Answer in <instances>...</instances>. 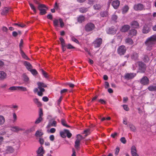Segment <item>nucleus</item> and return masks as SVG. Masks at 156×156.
<instances>
[{
	"label": "nucleus",
	"instance_id": "43",
	"mask_svg": "<svg viewBox=\"0 0 156 156\" xmlns=\"http://www.w3.org/2000/svg\"><path fill=\"white\" fill-rule=\"evenodd\" d=\"M29 4L31 9L34 11L35 13H36V9L34 5L30 2L29 3Z\"/></svg>",
	"mask_w": 156,
	"mask_h": 156
},
{
	"label": "nucleus",
	"instance_id": "56",
	"mask_svg": "<svg viewBox=\"0 0 156 156\" xmlns=\"http://www.w3.org/2000/svg\"><path fill=\"white\" fill-rule=\"evenodd\" d=\"M71 40L73 41L76 42L77 44L79 43L78 41L76 38L73 36L71 37Z\"/></svg>",
	"mask_w": 156,
	"mask_h": 156
},
{
	"label": "nucleus",
	"instance_id": "34",
	"mask_svg": "<svg viewBox=\"0 0 156 156\" xmlns=\"http://www.w3.org/2000/svg\"><path fill=\"white\" fill-rule=\"evenodd\" d=\"M43 134L41 130H37L35 134V136L36 137H40Z\"/></svg>",
	"mask_w": 156,
	"mask_h": 156
},
{
	"label": "nucleus",
	"instance_id": "29",
	"mask_svg": "<svg viewBox=\"0 0 156 156\" xmlns=\"http://www.w3.org/2000/svg\"><path fill=\"white\" fill-rule=\"evenodd\" d=\"M59 40L61 42V47H66V44L65 41L62 37H60L59 38Z\"/></svg>",
	"mask_w": 156,
	"mask_h": 156
},
{
	"label": "nucleus",
	"instance_id": "40",
	"mask_svg": "<svg viewBox=\"0 0 156 156\" xmlns=\"http://www.w3.org/2000/svg\"><path fill=\"white\" fill-rule=\"evenodd\" d=\"M23 80L25 82H28L29 80V79L28 76L25 74L23 75Z\"/></svg>",
	"mask_w": 156,
	"mask_h": 156
},
{
	"label": "nucleus",
	"instance_id": "13",
	"mask_svg": "<svg viewBox=\"0 0 156 156\" xmlns=\"http://www.w3.org/2000/svg\"><path fill=\"white\" fill-rule=\"evenodd\" d=\"M137 33V30L135 29H132L129 30L128 36L130 37H133L136 36Z\"/></svg>",
	"mask_w": 156,
	"mask_h": 156
},
{
	"label": "nucleus",
	"instance_id": "46",
	"mask_svg": "<svg viewBox=\"0 0 156 156\" xmlns=\"http://www.w3.org/2000/svg\"><path fill=\"white\" fill-rule=\"evenodd\" d=\"M42 120V117H39L35 122V124H38L40 123Z\"/></svg>",
	"mask_w": 156,
	"mask_h": 156
},
{
	"label": "nucleus",
	"instance_id": "5",
	"mask_svg": "<svg viewBox=\"0 0 156 156\" xmlns=\"http://www.w3.org/2000/svg\"><path fill=\"white\" fill-rule=\"evenodd\" d=\"M94 24L91 22L87 23L85 26V29L86 31L89 32L93 31L95 28Z\"/></svg>",
	"mask_w": 156,
	"mask_h": 156
},
{
	"label": "nucleus",
	"instance_id": "21",
	"mask_svg": "<svg viewBox=\"0 0 156 156\" xmlns=\"http://www.w3.org/2000/svg\"><path fill=\"white\" fill-rule=\"evenodd\" d=\"M24 65L26 67V68L29 71H30L32 68V66L31 64L29 62L27 61H25L24 63Z\"/></svg>",
	"mask_w": 156,
	"mask_h": 156
},
{
	"label": "nucleus",
	"instance_id": "22",
	"mask_svg": "<svg viewBox=\"0 0 156 156\" xmlns=\"http://www.w3.org/2000/svg\"><path fill=\"white\" fill-rule=\"evenodd\" d=\"M57 122L55 121H51L49 122L47 127H49L51 126L56 127V126Z\"/></svg>",
	"mask_w": 156,
	"mask_h": 156
},
{
	"label": "nucleus",
	"instance_id": "3",
	"mask_svg": "<svg viewBox=\"0 0 156 156\" xmlns=\"http://www.w3.org/2000/svg\"><path fill=\"white\" fill-rule=\"evenodd\" d=\"M137 65L138 66V69L140 72V73H144L146 68V65L142 62H137L135 65H133V70L136 69Z\"/></svg>",
	"mask_w": 156,
	"mask_h": 156
},
{
	"label": "nucleus",
	"instance_id": "4",
	"mask_svg": "<svg viewBox=\"0 0 156 156\" xmlns=\"http://www.w3.org/2000/svg\"><path fill=\"white\" fill-rule=\"evenodd\" d=\"M38 9L40 11V14L41 15L45 14L48 8L44 4H39L38 7Z\"/></svg>",
	"mask_w": 156,
	"mask_h": 156
},
{
	"label": "nucleus",
	"instance_id": "25",
	"mask_svg": "<svg viewBox=\"0 0 156 156\" xmlns=\"http://www.w3.org/2000/svg\"><path fill=\"white\" fill-rule=\"evenodd\" d=\"M37 153L38 155L40 154H44V151L42 147H39L37 151Z\"/></svg>",
	"mask_w": 156,
	"mask_h": 156
},
{
	"label": "nucleus",
	"instance_id": "31",
	"mask_svg": "<svg viewBox=\"0 0 156 156\" xmlns=\"http://www.w3.org/2000/svg\"><path fill=\"white\" fill-rule=\"evenodd\" d=\"M100 15L101 17H106L108 15V12L107 11L102 12L100 13Z\"/></svg>",
	"mask_w": 156,
	"mask_h": 156
},
{
	"label": "nucleus",
	"instance_id": "57",
	"mask_svg": "<svg viewBox=\"0 0 156 156\" xmlns=\"http://www.w3.org/2000/svg\"><path fill=\"white\" fill-rule=\"evenodd\" d=\"M119 148L118 147H117L116 148L115 151V154L117 155L119 153Z\"/></svg>",
	"mask_w": 156,
	"mask_h": 156
},
{
	"label": "nucleus",
	"instance_id": "2",
	"mask_svg": "<svg viewBox=\"0 0 156 156\" xmlns=\"http://www.w3.org/2000/svg\"><path fill=\"white\" fill-rule=\"evenodd\" d=\"M37 85L40 91H38V89L37 88H35L34 90V91L35 93L37 92L38 95L40 96H42L43 95L42 92L45 91V89L44 88L46 87L47 86L46 84L41 82L37 83Z\"/></svg>",
	"mask_w": 156,
	"mask_h": 156
},
{
	"label": "nucleus",
	"instance_id": "15",
	"mask_svg": "<svg viewBox=\"0 0 156 156\" xmlns=\"http://www.w3.org/2000/svg\"><path fill=\"white\" fill-rule=\"evenodd\" d=\"M130 25L134 28H139V24L138 22L136 21H133L130 23Z\"/></svg>",
	"mask_w": 156,
	"mask_h": 156
},
{
	"label": "nucleus",
	"instance_id": "20",
	"mask_svg": "<svg viewBox=\"0 0 156 156\" xmlns=\"http://www.w3.org/2000/svg\"><path fill=\"white\" fill-rule=\"evenodd\" d=\"M150 28L147 25H144L142 29V32L144 34H147L150 31Z\"/></svg>",
	"mask_w": 156,
	"mask_h": 156
},
{
	"label": "nucleus",
	"instance_id": "24",
	"mask_svg": "<svg viewBox=\"0 0 156 156\" xmlns=\"http://www.w3.org/2000/svg\"><path fill=\"white\" fill-rule=\"evenodd\" d=\"M85 17L83 15H80L77 17V22L79 23H81L83 22L84 21Z\"/></svg>",
	"mask_w": 156,
	"mask_h": 156
},
{
	"label": "nucleus",
	"instance_id": "54",
	"mask_svg": "<svg viewBox=\"0 0 156 156\" xmlns=\"http://www.w3.org/2000/svg\"><path fill=\"white\" fill-rule=\"evenodd\" d=\"M41 72L42 74L45 78L48 77V74L43 69L41 70Z\"/></svg>",
	"mask_w": 156,
	"mask_h": 156
},
{
	"label": "nucleus",
	"instance_id": "64",
	"mask_svg": "<svg viewBox=\"0 0 156 156\" xmlns=\"http://www.w3.org/2000/svg\"><path fill=\"white\" fill-rule=\"evenodd\" d=\"M56 131V129L55 128H51L50 130V132L51 133H54Z\"/></svg>",
	"mask_w": 156,
	"mask_h": 156
},
{
	"label": "nucleus",
	"instance_id": "9",
	"mask_svg": "<svg viewBox=\"0 0 156 156\" xmlns=\"http://www.w3.org/2000/svg\"><path fill=\"white\" fill-rule=\"evenodd\" d=\"M14 151V148L8 145L5 146L4 151L6 154L12 153Z\"/></svg>",
	"mask_w": 156,
	"mask_h": 156
},
{
	"label": "nucleus",
	"instance_id": "8",
	"mask_svg": "<svg viewBox=\"0 0 156 156\" xmlns=\"http://www.w3.org/2000/svg\"><path fill=\"white\" fill-rule=\"evenodd\" d=\"M102 40L101 38H97L93 42V44L95 48L99 47L102 43Z\"/></svg>",
	"mask_w": 156,
	"mask_h": 156
},
{
	"label": "nucleus",
	"instance_id": "28",
	"mask_svg": "<svg viewBox=\"0 0 156 156\" xmlns=\"http://www.w3.org/2000/svg\"><path fill=\"white\" fill-rule=\"evenodd\" d=\"M125 41L126 43L128 44H129L132 45L133 43V42L132 39L129 37L126 38L125 39Z\"/></svg>",
	"mask_w": 156,
	"mask_h": 156
},
{
	"label": "nucleus",
	"instance_id": "32",
	"mask_svg": "<svg viewBox=\"0 0 156 156\" xmlns=\"http://www.w3.org/2000/svg\"><path fill=\"white\" fill-rule=\"evenodd\" d=\"M20 53L23 58L26 59H28V58L26 55L25 54L23 51L22 50V49H20Z\"/></svg>",
	"mask_w": 156,
	"mask_h": 156
},
{
	"label": "nucleus",
	"instance_id": "39",
	"mask_svg": "<svg viewBox=\"0 0 156 156\" xmlns=\"http://www.w3.org/2000/svg\"><path fill=\"white\" fill-rule=\"evenodd\" d=\"M129 127L131 131L134 132L136 130V128L132 124H130L129 125Z\"/></svg>",
	"mask_w": 156,
	"mask_h": 156
},
{
	"label": "nucleus",
	"instance_id": "55",
	"mask_svg": "<svg viewBox=\"0 0 156 156\" xmlns=\"http://www.w3.org/2000/svg\"><path fill=\"white\" fill-rule=\"evenodd\" d=\"M68 49H72L75 48V47L73 46L71 44H69L66 45V47Z\"/></svg>",
	"mask_w": 156,
	"mask_h": 156
},
{
	"label": "nucleus",
	"instance_id": "18",
	"mask_svg": "<svg viewBox=\"0 0 156 156\" xmlns=\"http://www.w3.org/2000/svg\"><path fill=\"white\" fill-rule=\"evenodd\" d=\"M11 130L14 132H17L23 130V129L18 126H14L11 127Z\"/></svg>",
	"mask_w": 156,
	"mask_h": 156
},
{
	"label": "nucleus",
	"instance_id": "60",
	"mask_svg": "<svg viewBox=\"0 0 156 156\" xmlns=\"http://www.w3.org/2000/svg\"><path fill=\"white\" fill-rule=\"evenodd\" d=\"M68 90L66 89H64L61 90L60 91V93L61 94L65 93L67 92Z\"/></svg>",
	"mask_w": 156,
	"mask_h": 156
},
{
	"label": "nucleus",
	"instance_id": "6",
	"mask_svg": "<svg viewBox=\"0 0 156 156\" xmlns=\"http://www.w3.org/2000/svg\"><path fill=\"white\" fill-rule=\"evenodd\" d=\"M76 138V139L75 142V147L76 149H78L79 148L80 142L83 137L81 135L78 134L77 135Z\"/></svg>",
	"mask_w": 156,
	"mask_h": 156
},
{
	"label": "nucleus",
	"instance_id": "48",
	"mask_svg": "<svg viewBox=\"0 0 156 156\" xmlns=\"http://www.w3.org/2000/svg\"><path fill=\"white\" fill-rule=\"evenodd\" d=\"M8 11L9 9L7 8H5L3 10L2 12V14L3 15H5L8 12Z\"/></svg>",
	"mask_w": 156,
	"mask_h": 156
},
{
	"label": "nucleus",
	"instance_id": "7",
	"mask_svg": "<svg viewBox=\"0 0 156 156\" xmlns=\"http://www.w3.org/2000/svg\"><path fill=\"white\" fill-rule=\"evenodd\" d=\"M126 49L124 45H121L118 48L117 51L118 53L120 55H124L126 52Z\"/></svg>",
	"mask_w": 156,
	"mask_h": 156
},
{
	"label": "nucleus",
	"instance_id": "44",
	"mask_svg": "<svg viewBox=\"0 0 156 156\" xmlns=\"http://www.w3.org/2000/svg\"><path fill=\"white\" fill-rule=\"evenodd\" d=\"M95 10H99L101 8V6L99 4H96L93 6Z\"/></svg>",
	"mask_w": 156,
	"mask_h": 156
},
{
	"label": "nucleus",
	"instance_id": "53",
	"mask_svg": "<svg viewBox=\"0 0 156 156\" xmlns=\"http://www.w3.org/2000/svg\"><path fill=\"white\" fill-rule=\"evenodd\" d=\"M59 21L60 23V26L62 28L63 27H64V24L62 19L61 18L59 19Z\"/></svg>",
	"mask_w": 156,
	"mask_h": 156
},
{
	"label": "nucleus",
	"instance_id": "61",
	"mask_svg": "<svg viewBox=\"0 0 156 156\" xmlns=\"http://www.w3.org/2000/svg\"><path fill=\"white\" fill-rule=\"evenodd\" d=\"M123 108L126 111H128L129 110V108L128 107V106L126 105H123Z\"/></svg>",
	"mask_w": 156,
	"mask_h": 156
},
{
	"label": "nucleus",
	"instance_id": "49",
	"mask_svg": "<svg viewBox=\"0 0 156 156\" xmlns=\"http://www.w3.org/2000/svg\"><path fill=\"white\" fill-rule=\"evenodd\" d=\"M18 89V86H12L10 87L9 90L11 91L15 90Z\"/></svg>",
	"mask_w": 156,
	"mask_h": 156
},
{
	"label": "nucleus",
	"instance_id": "16",
	"mask_svg": "<svg viewBox=\"0 0 156 156\" xmlns=\"http://www.w3.org/2000/svg\"><path fill=\"white\" fill-rule=\"evenodd\" d=\"M120 3V1L118 0H116L112 2V5L115 9H116L119 6Z\"/></svg>",
	"mask_w": 156,
	"mask_h": 156
},
{
	"label": "nucleus",
	"instance_id": "50",
	"mask_svg": "<svg viewBox=\"0 0 156 156\" xmlns=\"http://www.w3.org/2000/svg\"><path fill=\"white\" fill-rule=\"evenodd\" d=\"M121 142L123 144H125L126 142V140L124 137H121L120 139Z\"/></svg>",
	"mask_w": 156,
	"mask_h": 156
},
{
	"label": "nucleus",
	"instance_id": "38",
	"mask_svg": "<svg viewBox=\"0 0 156 156\" xmlns=\"http://www.w3.org/2000/svg\"><path fill=\"white\" fill-rule=\"evenodd\" d=\"M18 90L22 91H26L27 90L26 87L23 86H18Z\"/></svg>",
	"mask_w": 156,
	"mask_h": 156
},
{
	"label": "nucleus",
	"instance_id": "37",
	"mask_svg": "<svg viewBox=\"0 0 156 156\" xmlns=\"http://www.w3.org/2000/svg\"><path fill=\"white\" fill-rule=\"evenodd\" d=\"M61 122L62 125L66 127L69 128L70 126L67 125L66 123V121L63 119H62L61 120Z\"/></svg>",
	"mask_w": 156,
	"mask_h": 156
},
{
	"label": "nucleus",
	"instance_id": "26",
	"mask_svg": "<svg viewBox=\"0 0 156 156\" xmlns=\"http://www.w3.org/2000/svg\"><path fill=\"white\" fill-rule=\"evenodd\" d=\"M131 153L132 155L137 153V150L135 146H133L131 147Z\"/></svg>",
	"mask_w": 156,
	"mask_h": 156
},
{
	"label": "nucleus",
	"instance_id": "58",
	"mask_svg": "<svg viewBox=\"0 0 156 156\" xmlns=\"http://www.w3.org/2000/svg\"><path fill=\"white\" fill-rule=\"evenodd\" d=\"M66 85H69L70 87L73 88L74 86V85L70 83H67L65 84Z\"/></svg>",
	"mask_w": 156,
	"mask_h": 156
},
{
	"label": "nucleus",
	"instance_id": "11",
	"mask_svg": "<svg viewBox=\"0 0 156 156\" xmlns=\"http://www.w3.org/2000/svg\"><path fill=\"white\" fill-rule=\"evenodd\" d=\"M136 75V74L134 73H127L125 74L124 77L126 79L130 80L134 78Z\"/></svg>",
	"mask_w": 156,
	"mask_h": 156
},
{
	"label": "nucleus",
	"instance_id": "45",
	"mask_svg": "<svg viewBox=\"0 0 156 156\" xmlns=\"http://www.w3.org/2000/svg\"><path fill=\"white\" fill-rule=\"evenodd\" d=\"M60 134L62 137L63 138H65L66 137V133L65 131V129L63 131H60Z\"/></svg>",
	"mask_w": 156,
	"mask_h": 156
},
{
	"label": "nucleus",
	"instance_id": "33",
	"mask_svg": "<svg viewBox=\"0 0 156 156\" xmlns=\"http://www.w3.org/2000/svg\"><path fill=\"white\" fill-rule=\"evenodd\" d=\"M147 89L150 91H155L156 90V86L152 85L148 87Z\"/></svg>",
	"mask_w": 156,
	"mask_h": 156
},
{
	"label": "nucleus",
	"instance_id": "27",
	"mask_svg": "<svg viewBox=\"0 0 156 156\" xmlns=\"http://www.w3.org/2000/svg\"><path fill=\"white\" fill-rule=\"evenodd\" d=\"M88 8L86 7H82L80 8L79 9V11L81 13H84L86 12L88 10Z\"/></svg>",
	"mask_w": 156,
	"mask_h": 156
},
{
	"label": "nucleus",
	"instance_id": "10",
	"mask_svg": "<svg viewBox=\"0 0 156 156\" xmlns=\"http://www.w3.org/2000/svg\"><path fill=\"white\" fill-rule=\"evenodd\" d=\"M149 80L146 76L143 77L140 80V83L143 85H147L149 84Z\"/></svg>",
	"mask_w": 156,
	"mask_h": 156
},
{
	"label": "nucleus",
	"instance_id": "52",
	"mask_svg": "<svg viewBox=\"0 0 156 156\" xmlns=\"http://www.w3.org/2000/svg\"><path fill=\"white\" fill-rule=\"evenodd\" d=\"M90 129H88L83 131V133H85L86 134V136L87 134H88L90 133Z\"/></svg>",
	"mask_w": 156,
	"mask_h": 156
},
{
	"label": "nucleus",
	"instance_id": "59",
	"mask_svg": "<svg viewBox=\"0 0 156 156\" xmlns=\"http://www.w3.org/2000/svg\"><path fill=\"white\" fill-rule=\"evenodd\" d=\"M117 16L115 15H113L112 16V20L115 21L117 19Z\"/></svg>",
	"mask_w": 156,
	"mask_h": 156
},
{
	"label": "nucleus",
	"instance_id": "63",
	"mask_svg": "<svg viewBox=\"0 0 156 156\" xmlns=\"http://www.w3.org/2000/svg\"><path fill=\"white\" fill-rule=\"evenodd\" d=\"M43 116V111L42 109H40L39 112V117H42Z\"/></svg>",
	"mask_w": 156,
	"mask_h": 156
},
{
	"label": "nucleus",
	"instance_id": "12",
	"mask_svg": "<svg viewBox=\"0 0 156 156\" xmlns=\"http://www.w3.org/2000/svg\"><path fill=\"white\" fill-rule=\"evenodd\" d=\"M134 9L136 11H141L144 9L143 5L141 4H135L133 6Z\"/></svg>",
	"mask_w": 156,
	"mask_h": 156
},
{
	"label": "nucleus",
	"instance_id": "19",
	"mask_svg": "<svg viewBox=\"0 0 156 156\" xmlns=\"http://www.w3.org/2000/svg\"><path fill=\"white\" fill-rule=\"evenodd\" d=\"M131 58L132 59L134 60H138V53L136 52L133 53L131 55Z\"/></svg>",
	"mask_w": 156,
	"mask_h": 156
},
{
	"label": "nucleus",
	"instance_id": "1",
	"mask_svg": "<svg viewBox=\"0 0 156 156\" xmlns=\"http://www.w3.org/2000/svg\"><path fill=\"white\" fill-rule=\"evenodd\" d=\"M156 42V35H154L148 37L145 42L147 50L151 51Z\"/></svg>",
	"mask_w": 156,
	"mask_h": 156
},
{
	"label": "nucleus",
	"instance_id": "51",
	"mask_svg": "<svg viewBox=\"0 0 156 156\" xmlns=\"http://www.w3.org/2000/svg\"><path fill=\"white\" fill-rule=\"evenodd\" d=\"M54 25L55 27H57L58 26V21L57 20H55L53 21Z\"/></svg>",
	"mask_w": 156,
	"mask_h": 156
},
{
	"label": "nucleus",
	"instance_id": "41",
	"mask_svg": "<svg viewBox=\"0 0 156 156\" xmlns=\"http://www.w3.org/2000/svg\"><path fill=\"white\" fill-rule=\"evenodd\" d=\"M65 131L66 133L67 137L68 138H70L72 135V134L69 132V131L67 129H65Z\"/></svg>",
	"mask_w": 156,
	"mask_h": 156
},
{
	"label": "nucleus",
	"instance_id": "62",
	"mask_svg": "<svg viewBox=\"0 0 156 156\" xmlns=\"http://www.w3.org/2000/svg\"><path fill=\"white\" fill-rule=\"evenodd\" d=\"M42 100L44 102H47L49 100L48 98L46 96H44L43 97Z\"/></svg>",
	"mask_w": 156,
	"mask_h": 156
},
{
	"label": "nucleus",
	"instance_id": "30",
	"mask_svg": "<svg viewBox=\"0 0 156 156\" xmlns=\"http://www.w3.org/2000/svg\"><path fill=\"white\" fill-rule=\"evenodd\" d=\"M129 9V6L126 5L124 6L122 9V13L123 14H125L126 13Z\"/></svg>",
	"mask_w": 156,
	"mask_h": 156
},
{
	"label": "nucleus",
	"instance_id": "23",
	"mask_svg": "<svg viewBox=\"0 0 156 156\" xmlns=\"http://www.w3.org/2000/svg\"><path fill=\"white\" fill-rule=\"evenodd\" d=\"M6 76V74L2 71H0V80H2L5 79Z\"/></svg>",
	"mask_w": 156,
	"mask_h": 156
},
{
	"label": "nucleus",
	"instance_id": "36",
	"mask_svg": "<svg viewBox=\"0 0 156 156\" xmlns=\"http://www.w3.org/2000/svg\"><path fill=\"white\" fill-rule=\"evenodd\" d=\"M5 122V118L4 116L0 115V125L3 124Z\"/></svg>",
	"mask_w": 156,
	"mask_h": 156
},
{
	"label": "nucleus",
	"instance_id": "47",
	"mask_svg": "<svg viewBox=\"0 0 156 156\" xmlns=\"http://www.w3.org/2000/svg\"><path fill=\"white\" fill-rule=\"evenodd\" d=\"M30 71L31 72V73L34 75H36L38 73L37 71L35 69H31Z\"/></svg>",
	"mask_w": 156,
	"mask_h": 156
},
{
	"label": "nucleus",
	"instance_id": "35",
	"mask_svg": "<svg viewBox=\"0 0 156 156\" xmlns=\"http://www.w3.org/2000/svg\"><path fill=\"white\" fill-rule=\"evenodd\" d=\"M35 130V127L33 126L26 130V132L27 133H29L34 131Z\"/></svg>",
	"mask_w": 156,
	"mask_h": 156
},
{
	"label": "nucleus",
	"instance_id": "42",
	"mask_svg": "<svg viewBox=\"0 0 156 156\" xmlns=\"http://www.w3.org/2000/svg\"><path fill=\"white\" fill-rule=\"evenodd\" d=\"M33 101L36 104L39 106H41V102L39 101L38 99L34 98L33 99Z\"/></svg>",
	"mask_w": 156,
	"mask_h": 156
},
{
	"label": "nucleus",
	"instance_id": "14",
	"mask_svg": "<svg viewBox=\"0 0 156 156\" xmlns=\"http://www.w3.org/2000/svg\"><path fill=\"white\" fill-rule=\"evenodd\" d=\"M130 28V26L128 25H124L120 29L121 31L122 32H126Z\"/></svg>",
	"mask_w": 156,
	"mask_h": 156
},
{
	"label": "nucleus",
	"instance_id": "17",
	"mask_svg": "<svg viewBox=\"0 0 156 156\" xmlns=\"http://www.w3.org/2000/svg\"><path fill=\"white\" fill-rule=\"evenodd\" d=\"M116 31L114 27H112L109 29L107 32L108 34H114L116 33Z\"/></svg>",
	"mask_w": 156,
	"mask_h": 156
}]
</instances>
